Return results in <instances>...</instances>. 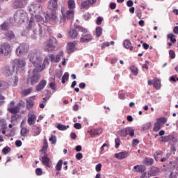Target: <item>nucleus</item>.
Returning <instances> with one entry per match:
<instances>
[{
    "instance_id": "nucleus-1",
    "label": "nucleus",
    "mask_w": 178,
    "mask_h": 178,
    "mask_svg": "<svg viewBox=\"0 0 178 178\" xmlns=\"http://www.w3.org/2000/svg\"><path fill=\"white\" fill-rule=\"evenodd\" d=\"M28 9L31 15V19L29 21L28 29L33 30V35H31L32 40H37V35L42 37L47 33L48 26L45 24H40V22L44 20V18L37 13H40L42 10V7L40 3H33L31 4Z\"/></svg>"
},
{
    "instance_id": "nucleus-2",
    "label": "nucleus",
    "mask_w": 178,
    "mask_h": 178,
    "mask_svg": "<svg viewBox=\"0 0 178 178\" xmlns=\"http://www.w3.org/2000/svg\"><path fill=\"white\" fill-rule=\"evenodd\" d=\"M63 51H60L58 54H50L44 58L43 63L42 58L40 55L38 50H32L29 53L28 58L35 67L38 68L39 72H42L45 69L47 65H49V60L51 63H59L60 62V58H63Z\"/></svg>"
},
{
    "instance_id": "nucleus-3",
    "label": "nucleus",
    "mask_w": 178,
    "mask_h": 178,
    "mask_svg": "<svg viewBox=\"0 0 178 178\" xmlns=\"http://www.w3.org/2000/svg\"><path fill=\"white\" fill-rule=\"evenodd\" d=\"M39 68H35L33 70L32 74L29 76L26 79V83L29 86H35L37 84L38 81H40V79H41V74H40Z\"/></svg>"
},
{
    "instance_id": "nucleus-4",
    "label": "nucleus",
    "mask_w": 178,
    "mask_h": 178,
    "mask_svg": "<svg viewBox=\"0 0 178 178\" xmlns=\"http://www.w3.org/2000/svg\"><path fill=\"white\" fill-rule=\"evenodd\" d=\"M27 19V13L24 10H18L14 14V22L18 24H22Z\"/></svg>"
},
{
    "instance_id": "nucleus-5",
    "label": "nucleus",
    "mask_w": 178,
    "mask_h": 178,
    "mask_svg": "<svg viewBox=\"0 0 178 178\" xmlns=\"http://www.w3.org/2000/svg\"><path fill=\"white\" fill-rule=\"evenodd\" d=\"M56 45H58L56 38H50L49 40L44 43V49L46 52H52V51H55Z\"/></svg>"
},
{
    "instance_id": "nucleus-6",
    "label": "nucleus",
    "mask_w": 178,
    "mask_h": 178,
    "mask_svg": "<svg viewBox=\"0 0 178 178\" xmlns=\"http://www.w3.org/2000/svg\"><path fill=\"white\" fill-rule=\"evenodd\" d=\"M29 49L30 47L28 44L22 43L17 47L15 54L17 56L22 58V56H24V55L29 52Z\"/></svg>"
},
{
    "instance_id": "nucleus-7",
    "label": "nucleus",
    "mask_w": 178,
    "mask_h": 178,
    "mask_svg": "<svg viewBox=\"0 0 178 178\" xmlns=\"http://www.w3.org/2000/svg\"><path fill=\"white\" fill-rule=\"evenodd\" d=\"M43 15L44 16V19L43 18V20L39 22L40 24H44V23H47L49 22V20H52V22H56V19H58L56 11H52L50 15L44 13Z\"/></svg>"
},
{
    "instance_id": "nucleus-8",
    "label": "nucleus",
    "mask_w": 178,
    "mask_h": 178,
    "mask_svg": "<svg viewBox=\"0 0 178 178\" xmlns=\"http://www.w3.org/2000/svg\"><path fill=\"white\" fill-rule=\"evenodd\" d=\"M12 52V47H10V44L8 43H3L0 46V54L1 55H4V56H8L9 54Z\"/></svg>"
},
{
    "instance_id": "nucleus-9",
    "label": "nucleus",
    "mask_w": 178,
    "mask_h": 178,
    "mask_svg": "<svg viewBox=\"0 0 178 178\" xmlns=\"http://www.w3.org/2000/svg\"><path fill=\"white\" fill-rule=\"evenodd\" d=\"M161 141H162L163 143H168V141H170L173 144H175V143H177L178 138L177 136H176L175 135L171 134L168 136H161Z\"/></svg>"
},
{
    "instance_id": "nucleus-10",
    "label": "nucleus",
    "mask_w": 178,
    "mask_h": 178,
    "mask_svg": "<svg viewBox=\"0 0 178 178\" xmlns=\"http://www.w3.org/2000/svg\"><path fill=\"white\" fill-rule=\"evenodd\" d=\"M37 120V115L34 114L33 111H30L28 114V124L29 126H33V124H35V121Z\"/></svg>"
},
{
    "instance_id": "nucleus-11",
    "label": "nucleus",
    "mask_w": 178,
    "mask_h": 178,
    "mask_svg": "<svg viewBox=\"0 0 178 178\" xmlns=\"http://www.w3.org/2000/svg\"><path fill=\"white\" fill-rule=\"evenodd\" d=\"M15 69L14 65L13 67L6 65L4 67V74H6V76H13V74L17 73Z\"/></svg>"
},
{
    "instance_id": "nucleus-12",
    "label": "nucleus",
    "mask_w": 178,
    "mask_h": 178,
    "mask_svg": "<svg viewBox=\"0 0 178 178\" xmlns=\"http://www.w3.org/2000/svg\"><path fill=\"white\" fill-rule=\"evenodd\" d=\"M26 5H27V3L23 0H15L13 8H14V9H20L24 8Z\"/></svg>"
},
{
    "instance_id": "nucleus-13",
    "label": "nucleus",
    "mask_w": 178,
    "mask_h": 178,
    "mask_svg": "<svg viewBox=\"0 0 178 178\" xmlns=\"http://www.w3.org/2000/svg\"><path fill=\"white\" fill-rule=\"evenodd\" d=\"M15 67L22 69L26 66V60L24 59L16 58L13 60Z\"/></svg>"
},
{
    "instance_id": "nucleus-14",
    "label": "nucleus",
    "mask_w": 178,
    "mask_h": 178,
    "mask_svg": "<svg viewBox=\"0 0 178 178\" xmlns=\"http://www.w3.org/2000/svg\"><path fill=\"white\" fill-rule=\"evenodd\" d=\"M40 161L42 165H44L47 168H51V164L49 163L51 162V160L49 159V158H48V155H47L46 153H44V155L42 156Z\"/></svg>"
},
{
    "instance_id": "nucleus-15",
    "label": "nucleus",
    "mask_w": 178,
    "mask_h": 178,
    "mask_svg": "<svg viewBox=\"0 0 178 178\" xmlns=\"http://www.w3.org/2000/svg\"><path fill=\"white\" fill-rule=\"evenodd\" d=\"M35 98V96L31 97L29 99H26V109L30 111V109H33L34 106V99Z\"/></svg>"
},
{
    "instance_id": "nucleus-16",
    "label": "nucleus",
    "mask_w": 178,
    "mask_h": 178,
    "mask_svg": "<svg viewBox=\"0 0 178 178\" xmlns=\"http://www.w3.org/2000/svg\"><path fill=\"white\" fill-rule=\"evenodd\" d=\"M129 156V152H121L115 154V158L117 159H126Z\"/></svg>"
},
{
    "instance_id": "nucleus-17",
    "label": "nucleus",
    "mask_w": 178,
    "mask_h": 178,
    "mask_svg": "<svg viewBox=\"0 0 178 178\" xmlns=\"http://www.w3.org/2000/svg\"><path fill=\"white\" fill-rule=\"evenodd\" d=\"M90 41H92V36L90 33L85 34L80 38V42L82 43L90 42Z\"/></svg>"
},
{
    "instance_id": "nucleus-18",
    "label": "nucleus",
    "mask_w": 178,
    "mask_h": 178,
    "mask_svg": "<svg viewBox=\"0 0 178 178\" xmlns=\"http://www.w3.org/2000/svg\"><path fill=\"white\" fill-rule=\"evenodd\" d=\"M48 8L50 10L56 11L58 10V1L50 0L49 1Z\"/></svg>"
},
{
    "instance_id": "nucleus-19",
    "label": "nucleus",
    "mask_w": 178,
    "mask_h": 178,
    "mask_svg": "<svg viewBox=\"0 0 178 178\" xmlns=\"http://www.w3.org/2000/svg\"><path fill=\"white\" fill-rule=\"evenodd\" d=\"M47 86V80L43 79L39 82L36 86V91H42L45 86Z\"/></svg>"
},
{
    "instance_id": "nucleus-20",
    "label": "nucleus",
    "mask_w": 178,
    "mask_h": 178,
    "mask_svg": "<svg viewBox=\"0 0 178 178\" xmlns=\"http://www.w3.org/2000/svg\"><path fill=\"white\" fill-rule=\"evenodd\" d=\"M63 19H73L74 10H68L65 14L63 13Z\"/></svg>"
},
{
    "instance_id": "nucleus-21",
    "label": "nucleus",
    "mask_w": 178,
    "mask_h": 178,
    "mask_svg": "<svg viewBox=\"0 0 178 178\" xmlns=\"http://www.w3.org/2000/svg\"><path fill=\"white\" fill-rule=\"evenodd\" d=\"M8 111L10 113H13V115H16V113H19V112H20V108L19 106H16L15 107L8 106Z\"/></svg>"
},
{
    "instance_id": "nucleus-22",
    "label": "nucleus",
    "mask_w": 178,
    "mask_h": 178,
    "mask_svg": "<svg viewBox=\"0 0 178 178\" xmlns=\"http://www.w3.org/2000/svg\"><path fill=\"white\" fill-rule=\"evenodd\" d=\"M134 172L144 173V172H145V166L140 165H135L134 166Z\"/></svg>"
},
{
    "instance_id": "nucleus-23",
    "label": "nucleus",
    "mask_w": 178,
    "mask_h": 178,
    "mask_svg": "<svg viewBox=\"0 0 178 178\" xmlns=\"http://www.w3.org/2000/svg\"><path fill=\"white\" fill-rule=\"evenodd\" d=\"M76 49V44L69 42L67 45V51L69 54H72Z\"/></svg>"
},
{
    "instance_id": "nucleus-24",
    "label": "nucleus",
    "mask_w": 178,
    "mask_h": 178,
    "mask_svg": "<svg viewBox=\"0 0 178 178\" xmlns=\"http://www.w3.org/2000/svg\"><path fill=\"white\" fill-rule=\"evenodd\" d=\"M20 133L22 137H29V135L30 134V129L26 127H22Z\"/></svg>"
},
{
    "instance_id": "nucleus-25",
    "label": "nucleus",
    "mask_w": 178,
    "mask_h": 178,
    "mask_svg": "<svg viewBox=\"0 0 178 178\" xmlns=\"http://www.w3.org/2000/svg\"><path fill=\"white\" fill-rule=\"evenodd\" d=\"M102 133V128H97L90 130V134L92 136H99Z\"/></svg>"
},
{
    "instance_id": "nucleus-26",
    "label": "nucleus",
    "mask_w": 178,
    "mask_h": 178,
    "mask_svg": "<svg viewBox=\"0 0 178 178\" xmlns=\"http://www.w3.org/2000/svg\"><path fill=\"white\" fill-rule=\"evenodd\" d=\"M123 46L126 49H129V51H133V46H131V42H129V40H125L123 42Z\"/></svg>"
},
{
    "instance_id": "nucleus-27",
    "label": "nucleus",
    "mask_w": 178,
    "mask_h": 178,
    "mask_svg": "<svg viewBox=\"0 0 178 178\" xmlns=\"http://www.w3.org/2000/svg\"><path fill=\"white\" fill-rule=\"evenodd\" d=\"M0 116H2V111L0 110ZM6 127V121L0 117V130L5 129Z\"/></svg>"
},
{
    "instance_id": "nucleus-28",
    "label": "nucleus",
    "mask_w": 178,
    "mask_h": 178,
    "mask_svg": "<svg viewBox=\"0 0 178 178\" xmlns=\"http://www.w3.org/2000/svg\"><path fill=\"white\" fill-rule=\"evenodd\" d=\"M56 127H57L58 130H60L61 131H65V130H67L69 129V125H63L62 124L57 123L56 124Z\"/></svg>"
},
{
    "instance_id": "nucleus-29",
    "label": "nucleus",
    "mask_w": 178,
    "mask_h": 178,
    "mask_svg": "<svg viewBox=\"0 0 178 178\" xmlns=\"http://www.w3.org/2000/svg\"><path fill=\"white\" fill-rule=\"evenodd\" d=\"M33 136L35 137L37 136H40V134H41V127L33 126Z\"/></svg>"
},
{
    "instance_id": "nucleus-30",
    "label": "nucleus",
    "mask_w": 178,
    "mask_h": 178,
    "mask_svg": "<svg viewBox=\"0 0 178 178\" xmlns=\"http://www.w3.org/2000/svg\"><path fill=\"white\" fill-rule=\"evenodd\" d=\"M69 35L71 38L74 40L75 38H77V35H79V33L75 29H71L69 32Z\"/></svg>"
},
{
    "instance_id": "nucleus-31",
    "label": "nucleus",
    "mask_w": 178,
    "mask_h": 178,
    "mask_svg": "<svg viewBox=\"0 0 178 178\" xmlns=\"http://www.w3.org/2000/svg\"><path fill=\"white\" fill-rule=\"evenodd\" d=\"M127 131H129V129L124 128V129L118 131V134L119 135L120 137H127Z\"/></svg>"
},
{
    "instance_id": "nucleus-32",
    "label": "nucleus",
    "mask_w": 178,
    "mask_h": 178,
    "mask_svg": "<svg viewBox=\"0 0 178 178\" xmlns=\"http://www.w3.org/2000/svg\"><path fill=\"white\" fill-rule=\"evenodd\" d=\"M6 38L8 40H14L15 39V33L12 31H8L5 34Z\"/></svg>"
},
{
    "instance_id": "nucleus-33",
    "label": "nucleus",
    "mask_w": 178,
    "mask_h": 178,
    "mask_svg": "<svg viewBox=\"0 0 178 178\" xmlns=\"http://www.w3.org/2000/svg\"><path fill=\"white\" fill-rule=\"evenodd\" d=\"M9 87V83L4 81L0 80V90H6Z\"/></svg>"
},
{
    "instance_id": "nucleus-34",
    "label": "nucleus",
    "mask_w": 178,
    "mask_h": 178,
    "mask_svg": "<svg viewBox=\"0 0 178 178\" xmlns=\"http://www.w3.org/2000/svg\"><path fill=\"white\" fill-rule=\"evenodd\" d=\"M31 92H33V88H29L28 89H24L22 91V95H24V97H27V95H30Z\"/></svg>"
},
{
    "instance_id": "nucleus-35",
    "label": "nucleus",
    "mask_w": 178,
    "mask_h": 178,
    "mask_svg": "<svg viewBox=\"0 0 178 178\" xmlns=\"http://www.w3.org/2000/svg\"><path fill=\"white\" fill-rule=\"evenodd\" d=\"M67 3L69 9L70 10H74L76 8V3L74 2V0H69Z\"/></svg>"
},
{
    "instance_id": "nucleus-36",
    "label": "nucleus",
    "mask_w": 178,
    "mask_h": 178,
    "mask_svg": "<svg viewBox=\"0 0 178 178\" xmlns=\"http://www.w3.org/2000/svg\"><path fill=\"white\" fill-rule=\"evenodd\" d=\"M126 129L128 130L127 131V136H130V137H134V129L131 127H126Z\"/></svg>"
},
{
    "instance_id": "nucleus-37",
    "label": "nucleus",
    "mask_w": 178,
    "mask_h": 178,
    "mask_svg": "<svg viewBox=\"0 0 178 178\" xmlns=\"http://www.w3.org/2000/svg\"><path fill=\"white\" fill-rule=\"evenodd\" d=\"M9 29V23L7 22H4L3 24L0 25V29L3 30V31H6Z\"/></svg>"
},
{
    "instance_id": "nucleus-38",
    "label": "nucleus",
    "mask_w": 178,
    "mask_h": 178,
    "mask_svg": "<svg viewBox=\"0 0 178 178\" xmlns=\"http://www.w3.org/2000/svg\"><path fill=\"white\" fill-rule=\"evenodd\" d=\"M153 87L156 88V90H159L161 88V81L159 79H155L153 82Z\"/></svg>"
},
{
    "instance_id": "nucleus-39",
    "label": "nucleus",
    "mask_w": 178,
    "mask_h": 178,
    "mask_svg": "<svg viewBox=\"0 0 178 178\" xmlns=\"http://www.w3.org/2000/svg\"><path fill=\"white\" fill-rule=\"evenodd\" d=\"M62 165H63V161L59 160L56 165V170H57V172L62 170Z\"/></svg>"
},
{
    "instance_id": "nucleus-40",
    "label": "nucleus",
    "mask_w": 178,
    "mask_h": 178,
    "mask_svg": "<svg viewBox=\"0 0 178 178\" xmlns=\"http://www.w3.org/2000/svg\"><path fill=\"white\" fill-rule=\"evenodd\" d=\"M126 97H127L126 92L121 90L118 92V98L120 99H126Z\"/></svg>"
},
{
    "instance_id": "nucleus-41",
    "label": "nucleus",
    "mask_w": 178,
    "mask_h": 178,
    "mask_svg": "<svg viewBox=\"0 0 178 178\" xmlns=\"http://www.w3.org/2000/svg\"><path fill=\"white\" fill-rule=\"evenodd\" d=\"M22 119V115L20 114H14L11 116V122H16Z\"/></svg>"
},
{
    "instance_id": "nucleus-42",
    "label": "nucleus",
    "mask_w": 178,
    "mask_h": 178,
    "mask_svg": "<svg viewBox=\"0 0 178 178\" xmlns=\"http://www.w3.org/2000/svg\"><path fill=\"white\" fill-rule=\"evenodd\" d=\"M90 2L88 1H85L81 3V9H88L90 8Z\"/></svg>"
},
{
    "instance_id": "nucleus-43",
    "label": "nucleus",
    "mask_w": 178,
    "mask_h": 178,
    "mask_svg": "<svg viewBox=\"0 0 178 178\" xmlns=\"http://www.w3.org/2000/svg\"><path fill=\"white\" fill-rule=\"evenodd\" d=\"M75 29H76V30H78V31H81V33H87V29H86V28H84V27H83V26H80V25H76L75 26Z\"/></svg>"
},
{
    "instance_id": "nucleus-44",
    "label": "nucleus",
    "mask_w": 178,
    "mask_h": 178,
    "mask_svg": "<svg viewBox=\"0 0 178 178\" xmlns=\"http://www.w3.org/2000/svg\"><path fill=\"white\" fill-rule=\"evenodd\" d=\"M104 29L101 26H97L96 28V37H99L100 35H102V31Z\"/></svg>"
},
{
    "instance_id": "nucleus-45",
    "label": "nucleus",
    "mask_w": 178,
    "mask_h": 178,
    "mask_svg": "<svg viewBox=\"0 0 178 178\" xmlns=\"http://www.w3.org/2000/svg\"><path fill=\"white\" fill-rule=\"evenodd\" d=\"M154 163V159L152 158H146L145 159V164L151 166Z\"/></svg>"
},
{
    "instance_id": "nucleus-46",
    "label": "nucleus",
    "mask_w": 178,
    "mask_h": 178,
    "mask_svg": "<svg viewBox=\"0 0 178 178\" xmlns=\"http://www.w3.org/2000/svg\"><path fill=\"white\" fill-rule=\"evenodd\" d=\"M67 80H69V74L67 72H65L62 77L61 83L63 84H65V83H66V81H67Z\"/></svg>"
},
{
    "instance_id": "nucleus-47",
    "label": "nucleus",
    "mask_w": 178,
    "mask_h": 178,
    "mask_svg": "<svg viewBox=\"0 0 178 178\" xmlns=\"http://www.w3.org/2000/svg\"><path fill=\"white\" fill-rule=\"evenodd\" d=\"M167 37H168V38L170 39V42L172 44H175V42H176V38H175V34L169 33Z\"/></svg>"
},
{
    "instance_id": "nucleus-48",
    "label": "nucleus",
    "mask_w": 178,
    "mask_h": 178,
    "mask_svg": "<svg viewBox=\"0 0 178 178\" xmlns=\"http://www.w3.org/2000/svg\"><path fill=\"white\" fill-rule=\"evenodd\" d=\"M166 122H168V119H166V118H165V117L158 118L157 121H156V122L159 123L160 124H161V123H162L163 124H165V123H166Z\"/></svg>"
},
{
    "instance_id": "nucleus-49",
    "label": "nucleus",
    "mask_w": 178,
    "mask_h": 178,
    "mask_svg": "<svg viewBox=\"0 0 178 178\" xmlns=\"http://www.w3.org/2000/svg\"><path fill=\"white\" fill-rule=\"evenodd\" d=\"M153 130L154 131H156V132L159 131V130H161V124L157 122V121L156 122L154 123V127L153 128Z\"/></svg>"
},
{
    "instance_id": "nucleus-50",
    "label": "nucleus",
    "mask_w": 178,
    "mask_h": 178,
    "mask_svg": "<svg viewBox=\"0 0 178 178\" xmlns=\"http://www.w3.org/2000/svg\"><path fill=\"white\" fill-rule=\"evenodd\" d=\"M131 72L133 73L134 76H137L138 74V69L134 66L131 67Z\"/></svg>"
},
{
    "instance_id": "nucleus-51",
    "label": "nucleus",
    "mask_w": 178,
    "mask_h": 178,
    "mask_svg": "<svg viewBox=\"0 0 178 178\" xmlns=\"http://www.w3.org/2000/svg\"><path fill=\"white\" fill-rule=\"evenodd\" d=\"M151 122H147L143 126V130H144L145 131L147 130H149V129H151Z\"/></svg>"
},
{
    "instance_id": "nucleus-52",
    "label": "nucleus",
    "mask_w": 178,
    "mask_h": 178,
    "mask_svg": "<svg viewBox=\"0 0 178 178\" xmlns=\"http://www.w3.org/2000/svg\"><path fill=\"white\" fill-rule=\"evenodd\" d=\"M11 149L10 147L6 146L3 149H2V152L3 154V155H8V154H9V152H10Z\"/></svg>"
},
{
    "instance_id": "nucleus-53",
    "label": "nucleus",
    "mask_w": 178,
    "mask_h": 178,
    "mask_svg": "<svg viewBox=\"0 0 178 178\" xmlns=\"http://www.w3.org/2000/svg\"><path fill=\"white\" fill-rule=\"evenodd\" d=\"M19 83V77L17 76H14L13 79V83H12V86L13 87H16V86H17Z\"/></svg>"
},
{
    "instance_id": "nucleus-54",
    "label": "nucleus",
    "mask_w": 178,
    "mask_h": 178,
    "mask_svg": "<svg viewBox=\"0 0 178 178\" xmlns=\"http://www.w3.org/2000/svg\"><path fill=\"white\" fill-rule=\"evenodd\" d=\"M47 149H48V140H47V139H44L43 142V146L42 147V151H47Z\"/></svg>"
},
{
    "instance_id": "nucleus-55",
    "label": "nucleus",
    "mask_w": 178,
    "mask_h": 178,
    "mask_svg": "<svg viewBox=\"0 0 178 178\" xmlns=\"http://www.w3.org/2000/svg\"><path fill=\"white\" fill-rule=\"evenodd\" d=\"M115 148L118 149L119 147H120V138H116L115 139Z\"/></svg>"
},
{
    "instance_id": "nucleus-56",
    "label": "nucleus",
    "mask_w": 178,
    "mask_h": 178,
    "mask_svg": "<svg viewBox=\"0 0 178 178\" xmlns=\"http://www.w3.org/2000/svg\"><path fill=\"white\" fill-rule=\"evenodd\" d=\"M169 55H170V59H175L176 58V53H175V51L173 50L169 51Z\"/></svg>"
},
{
    "instance_id": "nucleus-57",
    "label": "nucleus",
    "mask_w": 178,
    "mask_h": 178,
    "mask_svg": "<svg viewBox=\"0 0 178 178\" xmlns=\"http://www.w3.org/2000/svg\"><path fill=\"white\" fill-rule=\"evenodd\" d=\"M138 144H140V140L138 139H134L132 140V147H136L137 145H138Z\"/></svg>"
},
{
    "instance_id": "nucleus-58",
    "label": "nucleus",
    "mask_w": 178,
    "mask_h": 178,
    "mask_svg": "<svg viewBox=\"0 0 178 178\" xmlns=\"http://www.w3.org/2000/svg\"><path fill=\"white\" fill-rule=\"evenodd\" d=\"M49 141H51V144H56V136L52 135L49 138Z\"/></svg>"
},
{
    "instance_id": "nucleus-59",
    "label": "nucleus",
    "mask_w": 178,
    "mask_h": 178,
    "mask_svg": "<svg viewBox=\"0 0 178 178\" xmlns=\"http://www.w3.org/2000/svg\"><path fill=\"white\" fill-rule=\"evenodd\" d=\"M35 173H36L37 176H41L42 175V169L36 168Z\"/></svg>"
},
{
    "instance_id": "nucleus-60",
    "label": "nucleus",
    "mask_w": 178,
    "mask_h": 178,
    "mask_svg": "<svg viewBox=\"0 0 178 178\" xmlns=\"http://www.w3.org/2000/svg\"><path fill=\"white\" fill-rule=\"evenodd\" d=\"M102 20H104L102 17H98L97 19V21H96V24L99 26L101 24V23H102Z\"/></svg>"
},
{
    "instance_id": "nucleus-61",
    "label": "nucleus",
    "mask_w": 178,
    "mask_h": 178,
    "mask_svg": "<svg viewBox=\"0 0 178 178\" xmlns=\"http://www.w3.org/2000/svg\"><path fill=\"white\" fill-rule=\"evenodd\" d=\"M8 135L10 137H13V136H15V133L16 131V129H15V128H13L10 131H8Z\"/></svg>"
},
{
    "instance_id": "nucleus-62",
    "label": "nucleus",
    "mask_w": 178,
    "mask_h": 178,
    "mask_svg": "<svg viewBox=\"0 0 178 178\" xmlns=\"http://www.w3.org/2000/svg\"><path fill=\"white\" fill-rule=\"evenodd\" d=\"M75 158L78 160L80 161L81 159H83V154L81 153H77L75 156Z\"/></svg>"
},
{
    "instance_id": "nucleus-63",
    "label": "nucleus",
    "mask_w": 178,
    "mask_h": 178,
    "mask_svg": "<svg viewBox=\"0 0 178 178\" xmlns=\"http://www.w3.org/2000/svg\"><path fill=\"white\" fill-rule=\"evenodd\" d=\"M74 127L76 129V130H80V129H81V124L76 122L74 124Z\"/></svg>"
},
{
    "instance_id": "nucleus-64",
    "label": "nucleus",
    "mask_w": 178,
    "mask_h": 178,
    "mask_svg": "<svg viewBox=\"0 0 178 178\" xmlns=\"http://www.w3.org/2000/svg\"><path fill=\"white\" fill-rule=\"evenodd\" d=\"M102 168V164L98 163V164L96 165V167H95L96 172H101Z\"/></svg>"
}]
</instances>
